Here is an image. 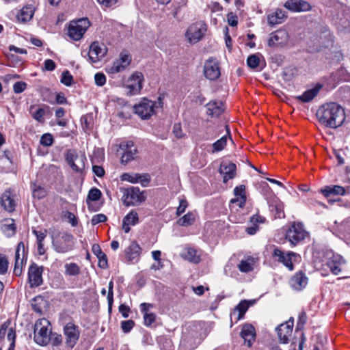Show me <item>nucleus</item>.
Here are the masks:
<instances>
[{
	"mask_svg": "<svg viewBox=\"0 0 350 350\" xmlns=\"http://www.w3.org/2000/svg\"><path fill=\"white\" fill-rule=\"evenodd\" d=\"M317 116L322 125L332 129L341 126L345 119L343 108L336 103L322 105L317 110Z\"/></svg>",
	"mask_w": 350,
	"mask_h": 350,
	"instance_id": "obj_1",
	"label": "nucleus"
},
{
	"mask_svg": "<svg viewBox=\"0 0 350 350\" xmlns=\"http://www.w3.org/2000/svg\"><path fill=\"white\" fill-rule=\"evenodd\" d=\"M52 245L54 250L58 253H66L72 250L75 239L67 231H56L52 235Z\"/></svg>",
	"mask_w": 350,
	"mask_h": 350,
	"instance_id": "obj_2",
	"label": "nucleus"
},
{
	"mask_svg": "<svg viewBox=\"0 0 350 350\" xmlns=\"http://www.w3.org/2000/svg\"><path fill=\"white\" fill-rule=\"evenodd\" d=\"M90 25V23L87 18L71 21L68 29V36L76 41L81 40Z\"/></svg>",
	"mask_w": 350,
	"mask_h": 350,
	"instance_id": "obj_3",
	"label": "nucleus"
},
{
	"mask_svg": "<svg viewBox=\"0 0 350 350\" xmlns=\"http://www.w3.org/2000/svg\"><path fill=\"white\" fill-rule=\"evenodd\" d=\"M122 200L126 206H136L146 200V196L138 187H131L123 189Z\"/></svg>",
	"mask_w": 350,
	"mask_h": 350,
	"instance_id": "obj_4",
	"label": "nucleus"
},
{
	"mask_svg": "<svg viewBox=\"0 0 350 350\" xmlns=\"http://www.w3.org/2000/svg\"><path fill=\"white\" fill-rule=\"evenodd\" d=\"M308 234L301 223H294L286 233V239L292 245H295L303 241Z\"/></svg>",
	"mask_w": 350,
	"mask_h": 350,
	"instance_id": "obj_5",
	"label": "nucleus"
},
{
	"mask_svg": "<svg viewBox=\"0 0 350 350\" xmlns=\"http://www.w3.org/2000/svg\"><path fill=\"white\" fill-rule=\"evenodd\" d=\"M272 256L275 260L282 263L289 271L293 270V262L296 261L297 259L299 258V256L293 252L285 253L278 247H275L273 250Z\"/></svg>",
	"mask_w": 350,
	"mask_h": 350,
	"instance_id": "obj_6",
	"label": "nucleus"
},
{
	"mask_svg": "<svg viewBox=\"0 0 350 350\" xmlns=\"http://www.w3.org/2000/svg\"><path fill=\"white\" fill-rule=\"evenodd\" d=\"M206 31V24L202 21L197 22L188 27L186 31V37L190 43L195 44L203 38Z\"/></svg>",
	"mask_w": 350,
	"mask_h": 350,
	"instance_id": "obj_7",
	"label": "nucleus"
},
{
	"mask_svg": "<svg viewBox=\"0 0 350 350\" xmlns=\"http://www.w3.org/2000/svg\"><path fill=\"white\" fill-rule=\"evenodd\" d=\"M155 106V102L144 98L134 106L133 111L142 119L146 120L154 114Z\"/></svg>",
	"mask_w": 350,
	"mask_h": 350,
	"instance_id": "obj_8",
	"label": "nucleus"
},
{
	"mask_svg": "<svg viewBox=\"0 0 350 350\" xmlns=\"http://www.w3.org/2000/svg\"><path fill=\"white\" fill-rule=\"evenodd\" d=\"M144 75L140 72H135L128 79L126 88L129 90L130 95H135L140 92L143 88Z\"/></svg>",
	"mask_w": 350,
	"mask_h": 350,
	"instance_id": "obj_9",
	"label": "nucleus"
},
{
	"mask_svg": "<svg viewBox=\"0 0 350 350\" xmlns=\"http://www.w3.org/2000/svg\"><path fill=\"white\" fill-rule=\"evenodd\" d=\"M204 74L206 78L214 81L218 79L221 75L219 62L214 57L208 59L204 65Z\"/></svg>",
	"mask_w": 350,
	"mask_h": 350,
	"instance_id": "obj_10",
	"label": "nucleus"
},
{
	"mask_svg": "<svg viewBox=\"0 0 350 350\" xmlns=\"http://www.w3.org/2000/svg\"><path fill=\"white\" fill-rule=\"evenodd\" d=\"M131 57L129 53L122 52L120 57L113 62V64L107 68V72L116 74L124 71L131 64Z\"/></svg>",
	"mask_w": 350,
	"mask_h": 350,
	"instance_id": "obj_11",
	"label": "nucleus"
},
{
	"mask_svg": "<svg viewBox=\"0 0 350 350\" xmlns=\"http://www.w3.org/2000/svg\"><path fill=\"white\" fill-rule=\"evenodd\" d=\"M66 159L72 169L77 172H81L85 167V157L83 154L78 155L73 150L67 151Z\"/></svg>",
	"mask_w": 350,
	"mask_h": 350,
	"instance_id": "obj_12",
	"label": "nucleus"
},
{
	"mask_svg": "<svg viewBox=\"0 0 350 350\" xmlns=\"http://www.w3.org/2000/svg\"><path fill=\"white\" fill-rule=\"evenodd\" d=\"M0 204L5 211L8 213L14 211L17 205V200L14 192L10 189L5 190L1 196Z\"/></svg>",
	"mask_w": 350,
	"mask_h": 350,
	"instance_id": "obj_13",
	"label": "nucleus"
},
{
	"mask_svg": "<svg viewBox=\"0 0 350 350\" xmlns=\"http://www.w3.org/2000/svg\"><path fill=\"white\" fill-rule=\"evenodd\" d=\"M43 267L38 266L36 263H32L28 271V280L31 288L37 287L42 284Z\"/></svg>",
	"mask_w": 350,
	"mask_h": 350,
	"instance_id": "obj_14",
	"label": "nucleus"
},
{
	"mask_svg": "<svg viewBox=\"0 0 350 350\" xmlns=\"http://www.w3.org/2000/svg\"><path fill=\"white\" fill-rule=\"evenodd\" d=\"M106 53L107 48L103 44L94 42L90 46V51L88 52L89 59L92 63H96L100 58L103 57Z\"/></svg>",
	"mask_w": 350,
	"mask_h": 350,
	"instance_id": "obj_15",
	"label": "nucleus"
},
{
	"mask_svg": "<svg viewBox=\"0 0 350 350\" xmlns=\"http://www.w3.org/2000/svg\"><path fill=\"white\" fill-rule=\"evenodd\" d=\"M284 6L293 12H308L312 8L310 3L304 0H287Z\"/></svg>",
	"mask_w": 350,
	"mask_h": 350,
	"instance_id": "obj_16",
	"label": "nucleus"
},
{
	"mask_svg": "<svg viewBox=\"0 0 350 350\" xmlns=\"http://www.w3.org/2000/svg\"><path fill=\"white\" fill-rule=\"evenodd\" d=\"M288 40V33L285 30L280 29L271 33L268 44L270 46H282L287 42Z\"/></svg>",
	"mask_w": 350,
	"mask_h": 350,
	"instance_id": "obj_17",
	"label": "nucleus"
},
{
	"mask_svg": "<svg viewBox=\"0 0 350 350\" xmlns=\"http://www.w3.org/2000/svg\"><path fill=\"white\" fill-rule=\"evenodd\" d=\"M236 165L231 162H222L220 167L219 172L224 176L223 181L226 183L229 179H232L236 175Z\"/></svg>",
	"mask_w": 350,
	"mask_h": 350,
	"instance_id": "obj_18",
	"label": "nucleus"
},
{
	"mask_svg": "<svg viewBox=\"0 0 350 350\" xmlns=\"http://www.w3.org/2000/svg\"><path fill=\"white\" fill-rule=\"evenodd\" d=\"M250 306V302L247 300L241 301L231 312L230 321L237 322L241 319Z\"/></svg>",
	"mask_w": 350,
	"mask_h": 350,
	"instance_id": "obj_19",
	"label": "nucleus"
},
{
	"mask_svg": "<svg viewBox=\"0 0 350 350\" xmlns=\"http://www.w3.org/2000/svg\"><path fill=\"white\" fill-rule=\"evenodd\" d=\"M233 192L235 198L230 200V203H237L240 207H243L245 204L247 200L245 186L243 185L237 186L234 189Z\"/></svg>",
	"mask_w": 350,
	"mask_h": 350,
	"instance_id": "obj_20",
	"label": "nucleus"
},
{
	"mask_svg": "<svg viewBox=\"0 0 350 350\" xmlns=\"http://www.w3.org/2000/svg\"><path fill=\"white\" fill-rule=\"evenodd\" d=\"M270 211L274 214L275 217H284V204L277 197L273 198L268 202Z\"/></svg>",
	"mask_w": 350,
	"mask_h": 350,
	"instance_id": "obj_21",
	"label": "nucleus"
},
{
	"mask_svg": "<svg viewBox=\"0 0 350 350\" xmlns=\"http://www.w3.org/2000/svg\"><path fill=\"white\" fill-rule=\"evenodd\" d=\"M290 283L291 286L293 288L296 290H301L307 285L308 278L303 272L299 271L292 277Z\"/></svg>",
	"mask_w": 350,
	"mask_h": 350,
	"instance_id": "obj_22",
	"label": "nucleus"
},
{
	"mask_svg": "<svg viewBox=\"0 0 350 350\" xmlns=\"http://www.w3.org/2000/svg\"><path fill=\"white\" fill-rule=\"evenodd\" d=\"M139 217L138 214L135 211L129 212L124 218L122 221V228L125 233L129 232L131 228L130 226H135L138 223Z\"/></svg>",
	"mask_w": 350,
	"mask_h": 350,
	"instance_id": "obj_23",
	"label": "nucleus"
},
{
	"mask_svg": "<svg viewBox=\"0 0 350 350\" xmlns=\"http://www.w3.org/2000/svg\"><path fill=\"white\" fill-rule=\"evenodd\" d=\"M141 248L136 242H132L126 249L125 254L129 261L137 262L139 258Z\"/></svg>",
	"mask_w": 350,
	"mask_h": 350,
	"instance_id": "obj_24",
	"label": "nucleus"
},
{
	"mask_svg": "<svg viewBox=\"0 0 350 350\" xmlns=\"http://www.w3.org/2000/svg\"><path fill=\"white\" fill-rule=\"evenodd\" d=\"M34 330V340L41 346L46 345L50 341V334L51 332H49V329H33ZM51 331V329H50Z\"/></svg>",
	"mask_w": 350,
	"mask_h": 350,
	"instance_id": "obj_25",
	"label": "nucleus"
},
{
	"mask_svg": "<svg viewBox=\"0 0 350 350\" xmlns=\"http://www.w3.org/2000/svg\"><path fill=\"white\" fill-rule=\"evenodd\" d=\"M207 114L211 117H218L224 111L221 101L212 100L206 105Z\"/></svg>",
	"mask_w": 350,
	"mask_h": 350,
	"instance_id": "obj_26",
	"label": "nucleus"
},
{
	"mask_svg": "<svg viewBox=\"0 0 350 350\" xmlns=\"http://www.w3.org/2000/svg\"><path fill=\"white\" fill-rule=\"evenodd\" d=\"M286 17V12L281 8H278L274 13L268 16V23L271 26L280 24Z\"/></svg>",
	"mask_w": 350,
	"mask_h": 350,
	"instance_id": "obj_27",
	"label": "nucleus"
},
{
	"mask_svg": "<svg viewBox=\"0 0 350 350\" xmlns=\"http://www.w3.org/2000/svg\"><path fill=\"white\" fill-rule=\"evenodd\" d=\"M35 8L32 5H26L23 7L16 17L18 21L25 23L30 21L33 16Z\"/></svg>",
	"mask_w": 350,
	"mask_h": 350,
	"instance_id": "obj_28",
	"label": "nucleus"
},
{
	"mask_svg": "<svg viewBox=\"0 0 350 350\" xmlns=\"http://www.w3.org/2000/svg\"><path fill=\"white\" fill-rule=\"evenodd\" d=\"M126 150L121 158L122 163H127L131 160H133L137 154V150L133 147V144L131 142H128L126 144Z\"/></svg>",
	"mask_w": 350,
	"mask_h": 350,
	"instance_id": "obj_29",
	"label": "nucleus"
},
{
	"mask_svg": "<svg viewBox=\"0 0 350 350\" xmlns=\"http://www.w3.org/2000/svg\"><path fill=\"white\" fill-rule=\"evenodd\" d=\"M92 252L98 259V266L102 269L107 267V258L104 252H102L100 247L98 244H94L92 247Z\"/></svg>",
	"mask_w": 350,
	"mask_h": 350,
	"instance_id": "obj_30",
	"label": "nucleus"
},
{
	"mask_svg": "<svg viewBox=\"0 0 350 350\" xmlns=\"http://www.w3.org/2000/svg\"><path fill=\"white\" fill-rule=\"evenodd\" d=\"M321 88V85H318L314 88L306 90L301 95L297 96V99L304 103H308L317 96Z\"/></svg>",
	"mask_w": 350,
	"mask_h": 350,
	"instance_id": "obj_31",
	"label": "nucleus"
},
{
	"mask_svg": "<svg viewBox=\"0 0 350 350\" xmlns=\"http://www.w3.org/2000/svg\"><path fill=\"white\" fill-rule=\"evenodd\" d=\"M181 256L184 259L195 264L200 261V256L197 254V251L191 247L184 249L181 253Z\"/></svg>",
	"mask_w": 350,
	"mask_h": 350,
	"instance_id": "obj_32",
	"label": "nucleus"
},
{
	"mask_svg": "<svg viewBox=\"0 0 350 350\" xmlns=\"http://www.w3.org/2000/svg\"><path fill=\"white\" fill-rule=\"evenodd\" d=\"M322 193L327 198L331 195H340L345 194V189L340 185L327 186L321 190Z\"/></svg>",
	"mask_w": 350,
	"mask_h": 350,
	"instance_id": "obj_33",
	"label": "nucleus"
},
{
	"mask_svg": "<svg viewBox=\"0 0 350 350\" xmlns=\"http://www.w3.org/2000/svg\"><path fill=\"white\" fill-rule=\"evenodd\" d=\"M256 329H241L240 336L247 343L249 347H251L256 338Z\"/></svg>",
	"mask_w": 350,
	"mask_h": 350,
	"instance_id": "obj_34",
	"label": "nucleus"
},
{
	"mask_svg": "<svg viewBox=\"0 0 350 350\" xmlns=\"http://www.w3.org/2000/svg\"><path fill=\"white\" fill-rule=\"evenodd\" d=\"M31 189L32 190L33 197L38 200L42 199L47 195L46 189L37 183H32L31 185Z\"/></svg>",
	"mask_w": 350,
	"mask_h": 350,
	"instance_id": "obj_35",
	"label": "nucleus"
},
{
	"mask_svg": "<svg viewBox=\"0 0 350 350\" xmlns=\"http://www.w3.org/2000/svg\"><path fill=\"white\" fill-rule=\"evenodd\" d=\"M254 258H249L246 260H242L237 265L238 269L241 272L248 273L252 271L254 269Z\"/></svg>",
	"mask_w": 350,
	"mask_h": 350,
	"instance_id": "obj_36",
	"label": "nucleus"
},
{
	"mask_svg": "<svg viewBox=\"0 0 350 350\" xmlns=\"http://www.w3.org/2000/svg\"><path fill=\"white\" fill-rule=\"evenodd\" d=\"M77 331V329H64L66 336V343L70 347H73L78 340L79 333Z\"/></svg>",
	"mask_w": 350,
	"mask_h": 350,
	"instance_id": "obj_37",
	"label": "nucleus"
},
{
	"mask_svg": "<svg viewBox=\"0 0 350 350\" xmlns=\"http://www.w3.org/2000/svg\"><path fill=\"white\" fill-rule=\"evenodd\" d=\"M340 24L345 28H350V8H345L338 15Z\"/></svg>",
	"mask_w": 350,
	"mask_h": 350,
	"instance_id": "obj_38",
	"label": "nucleus"
},
{
	"mask_svg": "<svg viewBox=\"0 0 350 350\" xmlns=\"http://www.w3.org/2000/svg\"><path fill=\"white\" fill-rule=\"evenodd\" d=\"M65 274L69 276H77L80 274V267L75 262L66 263L64 265Z\"/></svg>",
	"mask_w": 350,
	"mask_h": 350,
	"instance_id": "obj_39",
	"label": "nucleus"
},
{
	"mask_svg": "<svg viewBox=\"0 0 350 350\" xmlns=\"http://www.w3.org/2000/svg\"><path fill=\"white\" fill-rule=\"evenodd\" d=\"M35 108L36 107L33 105H31L30 107V113L31 114V116L38 122L43 123L44 122V116L45 115L44 109L39 107L37 108L35 111H33V109Z\"/></svg>",
	"mask_w": 350,
	"mask_h": 350,
	"instance_id": "obj_40",
	"label": "nucleus"
},
{
	"mask_svg": "<svg viewBox=\"0 0 350 350\" xmlns=\"http://www.w3.org/2000/svg\"><path fill=\"white\" fill-rule=\"evenodd\" d=\"M335 259L329 260L327 262V266L329 268L330 271L334 275H338L340 271V257L337 256L334 257Z\"/></svg>",
	"mask_w": 350,
	"mask_h": 350,
	"instance_id": "obj_41",
	"label": "nucleus"
},
{
	"mask_svg": "<svg viewBox=\"0 0 350 350\" xmlns=\"http://www.w3.org/2000/svg\"><path fill=\"white\" fill-rule=\"evenodd\" d=\"M280 342L286 344L291 340L293 329H277Z\"/></svg>",
	"mask_w": 350,
	"mask_h": 350,
	"instance_id": "obj_42",
	"label": "nucleus"
},
{
	"mask_svg": "<svg viewBox=\"0 0 350 350\" xmlns=\"http://www.w3.org/2000/svg\"><path fill=\"white\" fill-rule=\"evenodd\" d=\"M195 220V216L191 213H188L179 219L178 224L182 226H187L191 225Z\"/></svg>",
	"mask_w": 350,
	"mask_h": 350,
	"instance_id": "obj_43",
	"label": "nucleus"
},
{
	"mask_svg": "<svg viewBox=\"0 0 350 350\" xmlns=\"http://www.w3.org/2000/svg\"><path fill=\"white\" fill-rule=\"evenodd\" d=\"M227 144V136H223L221 138L216 141L213 144V150L212 152H218L222 150L226 146Z\"/></svg>",
	"mask_w": 350,
	"mask_h": 350,
	"instance_id": "obj_44",
	"label": "nucleus"
},
{
	"mask_svg": "<svg viewBox=\"0 0 350 350\" xmlns=\"http://www.w3.org/2000/svg\"><path fill=\"white\" fill-rule=\"evenodd\" d=\"M81 126L84 131L91 129L92 125V117L90 115H85L81 118Z\"/></svg>",
	"mask_w": 350,
	"mask_h": 350,
	"instance_id": "obj_45",
	"label": "nucleus"
},
{
	"mask_svg": "<svg viewBox=\"0 0 350 350\" xmlns=\"http://www.w3.org/2000/svg\"><path fill=\"white\" fill-rule=\"evenodd\" d=\"M247 66L252 68L255 69L260 66V58L257 55H251L247 59Z\"/></svg>",
	"mask_w": 350,
	"mask_h": 350,
	"instance_id": "obj_46",
	"label": "nucleus"
},
{
	"mask_svg": "<svg viewBox=\"0 0 350 350\" xmlns=\"http://www.w3.org/2000/svg\"><path fill=\"white\" fill-rule=\"evenodd\" d=\"M101 196V191L98 189L94 187L89 191L87 200L95 202L98 200L100 198Z\"/></svg>",
	"mask_w": 350,
	"mask_h": 350,
	"instance_id": "obj_47",
	"label": "nucleus"
},
{
	"mask_svg": "<svg viewBox=\"0 0 350 350\" xmlns=\"http://www.w3.org/2000/svg\"><path fill=\"white\" fill-rule=\"evenodd\" d=\"M33 301L35 303L31 304L33 310L38 314H41L42 311L41 305L45 304V300L41 297H38L33 299Z\"/></svg>",
	"mask_w": 350,
	"mask_h": 350,
	"instance_id": "obj_48",
	"label": "nucleus"
},
{
	"mask_svg": "<svg viewBox=\"0 0 350 350\" xmlns=\"http://www.w3.org/2000/svg\"><path fill=\"white\" fill-rule=\"evenodd\" d=\"M61 82L66 86H70L73 83V77L69 71L66 70L62 72Z\"/></svg>",
	"mask_w": 350,
	"mask_h": 350,
	"instance_id": "obj_49",
	"label": "nucleus"
},
{
	"mask_svg": "<svg viewBox=\"0 0 350 350\" xmlns=\"http://www.w3.org/2000/svg\"><path fill=\"white\" fill-rule=\"evenodd\" d=\"M53 137L50 133L42 135L40 139V144L44 146H51L53 144Z\"/></svg>",
	"mask_w": 350,
	"mask_h": 350,
	"instance_id": "obj_50",
	"label": "nucleus"
},
{
	"mask_svg": "<svg viewBox=\"0 0 350 350\" xmlns=\"http://www.w3.org/2000/svg\"><path fill=\"white\" fill-rule=\"evenodd\" d=\"M8 269V260L3 254H0V274H5Z\"/></svg>",
	"mask_w": 350,
	"mask_h": 350,
	"instance_id": "obj_51",
	"label": "nucleus"
},
{
	"mask_svg": "<svg viewBox=\"0 0 350 350\" xmlns=\"http://www.w3.org/2000/svg\"><path fill=\"white\" fill-rule=\"evenodd\" d=\"M113 281H110L109 283L108 286V293H107V300H108V305H109V309L111 310L112 304L113 301Z\"/></svg>",
	"mask_w": 350,
	"mask_h": 350,
	"instance_id": "obj_52",
	"label": "nucleus"
},
{
	"mask_svg": "<svg viewBox=\"0 0 350 350\" xmlns=\"http://www.w3.org/2000/svg\"><path fill=\"white\" fill-rule=\"evenodd\" d=\"M107 219V217L105 215L101 214V213L97 214V215H94L92 217L91 224L93 226H95L99 223H103V222L106 221Z\"/></svg>",
	"mask_w": 350,
	"mask_h": 350,
	"instance_id": "obj_53",
	"label": "nucleus"
},
{
	"mask_svg": "<svg viewBox=\"0 0 350 350\" xmlns=\"http://www.w3.org/2000/svg\"><path fill=\"white\" fill-rule=\"evenodd\" d=\"M51 325L50 321L45 319H38L34 325L33 328H48Z\"/></svg>",
	"mask_w": 350,
	"mask_h": 350,
	"instance_id": "obj_54",
	"label": "nucleus"
},
{
	"mask_svg": "<svg viewBox=\"0 0 350 350\" xmlns=\"http://www.w3.org/2000/svg\"><path fill=\"white\" fill-rule=\"evenodd\" d=\"M27 88V83L23 81H18L13 85L14 92L16 94H20L23 92Z\"/></svg>",
	"mask_w": 350,
	"mask_h": 350,
	"instance_id": "obj_55",
	"label": "nucleus"
},
{
	"mask_svg": "<svg viewBox=\"0 0 350 350\" xmlns=\"http://www.w3.org/2000/svg\"><path fill=\"white\" fill-rule=\"evenodd\" d=\"M33 234L36 237L37 243H42L46 237V230L38 231L36 229L32 230Z\"/></svg>",
	"mask_w": 350,
	"mask_h": 350,
	"instance_id": "obj_56",
	"label": "nucleus"
},
{
	"mask_svg": "<svg viewBox=\"0 0 350 350\" xmlns=\"http://www.w3.org/2000/svg\"><path fill=\"white\" fill-rule=\"evenodd\" d=\"M137 177H138V174L132 175V174H129L128 173H124L122 176V180L129 181L131 183H138Z\"/></svg>",
	"mask_w": 350,
	"mask_h": 350,
	"instance_id": "obj_57",
	"label": "nucleus"
},
{
	"mask_svg": "<svg viewBox=\"0 0 350 350\" xmlns=\"http://www.w3.org/2000/svg\"><path fill=\"white\" fill-rule=\"evenodd\" d=\"M95 83L98 86H103L106 82V77L104 74L98 72L94 75Z\"/></svg>",
	"mask_w": 350,
	"mask_h": 350,
	"instance_id": "obj_58",
	"label": "nucleus"
},
{
	"mask_svg": "<svg viewBox=\"0 0 350 350\" xmlns=\"http://www.w3.org/2000/svg\"><path fill=\"white\" fill-rule=\"evenodd\" d=\"M138 183L139 182L143 187H146L148 185L150 180V176L147 174H138Z\"/></svg>",
	"mask_w": 350,
	"mask_h": 350,
	"instance_id": "obj_59",
	"label": "nucleus"
},
{
	"mask_svg": "<svg viewBox=\"0 0 350 350\" xmlns=\"http://www.w3.org/2000/svg\"><path fill=\"white\" fill-rule=\"evenodd\" d=\"M294 334L295 336H300L301 339L299 342V350H303V345L306 340L304 334L301 332V329H295Z\"/></svg>",
	"mask_w": 350,
	"mask_h": 350,
	"instance_id": "obj_60",
	"label": "nucleus"
},
{
	"mask_svg": "<svg viewBox=\"0 0 350 350\" xmlns=\"http://www.w3.org/2000/svg\"><path fill=\"white\" fill-rule=\"evenodd\" d=\"M97 1L103 8H108L115 5L118 0H97Z\"/></svg>",
	"mask_w": 350,
	"mask_h": 350,
	"instance_id": "obj_61",
	"label": "nucleus"
},
{
	"mask_svg": "<svg viewBox=\"0 0 350 350\" xmlns=\"http://www.w3.org/2000/svg\"><path fill=\"white\" fill-rule=\"evenodd\" d=\"M227 20L229 25L232 27H235L238 24L237 16L233 12L227 14Z\"/></svg>",
	"mask_w": 350,
	"mask_h": 350,
	"instance_id": "obj_62",
	"label": "nucleus"
},
{
	"mask_svg": "<svg viewBox=\"0 0 350 350\" xmlns=\"http://www.w3.org/2000/svg\"><path fill=\"white\" fill-rule=\"evenodd\" d=\"M144 323L146 326L152 325V323L154 322L156 315L153 313H148L144 315Z\"/></svg>",
	"mask_w": 350,
	"mask_h": 350,
	"instance_id": "obj_63",
	"label": "nucleus"
},
{
	"mask_svg": "<svg viewBox=\"0 0 350 350\" xmlns=\"http://www.w3.org/2000/svg\"><path fill=\"white\" fill-rule=\"evenodd\" d=\"M306 314L304 312H301L298 317L297 328H302L306 322Z\"/></svg>",
	"mask_w": 350,
	"mask_h": 350,
	"instance_id": "obj_64",
	"label": "nucleus"
}]
</instances>
